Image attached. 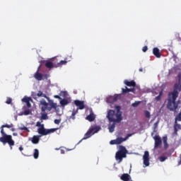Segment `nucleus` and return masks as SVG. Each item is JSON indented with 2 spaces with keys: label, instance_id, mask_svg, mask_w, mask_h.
Returning <instances> with one entry per match:
<instances>
[{
  "label": "nucleus",
  "instance_id": "obj_14",
  "mask_svg": "<svg viewBox=\"0 0 181 181\" xmlns=\"http://www.w3.org/2000/svg\"><path fill=\"white\" fill-rule=\"evenodd\" d=\"M124 83L125 86H127V87H136V83H135V81H128V80H124Z\"/></svg>",
  "mask_w": 181,
  "mask_h": 181
},
{
  "label": "nucleus",
  "instance_id": "obj_16",
  "mask_svg": "<svg viewBox=\"0 0 181 181\" xmlns=\"http://www.w3.org/2000/svg\"><path fill=\"white\" fill-rule=\"evenodd\" d=\"M40 141V136L39 135H35L31 139L32 144H34V145L37 144V143Z\"/></svg>",
  "mask_w": 181,
  "mask_h": 181
},
{
  "label": "nucleus",
  "instance_id": "obj_31",
  "mask_svg": "<svg viewBox=\"0 0 181 181\" xmlns=\"http://www.w3.org/2000/svg\"><path fill=\"white\" fill-rule=\"evenodd\" d=\"M77 112H78V109H76L75 112H72L71 116V118H72V119H76V114H77Z\"/></svg>",
  "mask_w": 181,
  "mask_h": 181
},
{
  "label": "nucleus",
  "instance_id": "obj_52",
  "mask_svg": "<svg viewBox=\"0 0 181 181\" xmlns=\"http://www.w3.org/2000/svg\"><path fill=\"white\" fill-rule=\"evenodd\" d=\"M139 71H143V69H139Z\"/></svg>",
  "mask_w": 181,
  "mask_h": 181
},
{
  "label": "nucleus",
  "instance_id": "obj_45",
  "mask_svg": "<svg viewBox=\"0 0 181 181\" xmlns=\"http://www.w3.org/2000/svg\"><path fill=\"white\" fill-rule=\"evenodd\" d=\"M26 105L28 108H30V107H32V105L30 104V102H27Z\"/></svg>",
  "mask_w": 181,
  "mask_h": 181
},
{
  "label": "nucleus",
  "instance_id": "obj_5",
  "mask_svg": "<svg viewBox=\"0 0 181 181\" xmlns=\"http://www.w3.org/2000/svg\"><path fill=\"white\" fill-rule=\"evenodd\" d=\"M127 153H128V150L124 146H119V151L115 154V159L118 160V163L122 162L123 158H127Z\"/></svg>",
  "mask_w": 181,
  "mask_h": 181
},
{
  "label": "nucleus",
  "instance_id": "obj_49",
  "mask_svg": "<svg viewBox=\"0 0 181 181\" xmlns=\"http://www.w3.org/2000/svg\"><path fill=\"white\" fill-rule=\"evenodd\" d=\"M13 136H18V133H13Z\"/></svg>",
  "mask_w": 181,
  "mask_h": 181
},
{
  "label": "nucleus",
  "instance_id": "obj_30",
  "mask_svg": "<svg viewBox=\"0 0 181 181\" xmlns=\"http://www.w3.org/2000/svg\"><path fill=\"white\" fill-rule=\"evenodd\" d=\"M139 104H141V101H135L134 103L132 104V107L136 108V107H138Z\"/></svg>",
  "mask_w": 181,
  "mask_h": 181
},
{
  "label": "nucleus",
  "instance_id": "obj_11",
  "mask_svg": "<svg viewBox=\"0 0 181 181\" xmlns=\"http://www.w3.org/2000/svg\"><path fill=\"white\" fill-rule=\"evenodd\" d=\"M173 128H174L173 135L177 136V132L179 130H181V124L177 123V122H174Z\"/></svg>",
  "mask_w": 181,
  "mask_h": 181
},
{
  "label": "nucleus",
  "instance_id": "obj_6",
  "mask_svg": "<svg viewBox=\"0 0 181 181\" xmlns=\"http://www.w3.org/2000/svg\"><path fill=\"white\" fill-rule=\"evenodd\" d=\"M59 128L55 129H45V125H42V127L38 128L37 132L41 136H45L46 135H49V134H53V132H56Z\"/></svg>",
  "mask_w": 181,
  "mask_h": 181
},
{
  "label": "nucleus",
  "instance_id": "obj_15",
  "mask_svg": "<svg viewBox=\"0 0 181 181\" xmlns=\"http://www.w3.org/2000/svg\"><path fill=\"white\" fill-rule=\"evenodd\" d=\"M92 131H93L92 129H89L88 132L85 134L84 137L79 141V143L81 142L83 139H88V138H91V136H93V133Z\"/></svg>",
  "mask_w": 181,
  "mask_h": 181
},
{
  "label": "nucleus",
  "instance_id": "obj_27",
  "mask_svg": "<svg viewBox=\"0 0 181 181\" xmlns=\"http://www.w3.org/2000/svg\"><path fill=\"white\" fill-rule=\"evenodd\" d=\"M162 95H163V92L161 90L160 91L159 95L157 97H156V101H160Z\"/></svg>",
  "mask_w": 181,
  "mask_h": 181
},
{
  "label": "nucleus",
  "instance_id": "obj_20",
  "mask_svg": "<svg viewBox=\"0 0 181 181\" xmlns=\"http://www.w3.org/2000/svg\"><path fill=\"white\" fill-rule=\"evenodd\" d=\"M120 179L123 181H129L131 180V175H129L128 173H124Z\"/></svg>",
  "mask_w": 181,
  "mask_h": 181
},
{
  "label": "nucleus",
  "instance_id": "obj_38",
  "mask_svg": "<svg viewBox=\"0 0 181 181\" xmlns=\"http://www.w3.org/2000/svg\"><path fill=\"white\" fill-rule=\"evenodd\" d=\"M19 129H21V131H27L29 132V129H28V127H20Z\"/></svg>",
  "mask_w": 181,
  "mask_h": 181
},
{
  "label": "nucleus",
  "instance_id": "obj_29",
  "mask_svg": "<svg viewBox=\"0 0 181 181\" xmlns=\"http://www.w3.org/2000/svg\"><path fill=\"white\" fill-rule=\"evenodd\" d=\"M177 121H180L181 122V112H180L175 119V122H177Z\"/></svg>",
  "mask_w": 181,
  "mask_h": 181
},
{
  "label": "nucleus",
  "instance_id": "obj_18",
  "mask_svg": "<svg viewBox=\"0 0 181 181\" xmlns=\"http://www.w3.org/2000/svg\"><path fill=\"white\" fill-rule=\"evenodd\" d=\"M153 54H154L155 57H157V59L160 58V52L159 51L158 47H154L153 49Z\"/></svg>",
  "mask_w": 181,
  "mask_h": 181
},
{
  "label": "nucleus",
  "instance_id": "obj_39",
  "mask_svg": "<svg viewBox=\"0 0 181 181\" xmlns=\"http://www.w3.org/2000/svg\"><path fill=\"white\" fill-rule=\"evenodd\" d=\"M110 145H117V139L110 141Z\"/></svg>",
  "mask_w": 181,
  "mask_h": 181
},
{
  "label": "nucleus",
  "instance_id": "obj_46",
  "mask_svg": "<svg viewBox=\"0 0 181 181\" xmlns=\"http://www.w3.org/2000/svg\"><path fill=\"white\" fill-rule=\"evenodd\" d=\"M129 136H132V134H128L127 135V136L124 137V139H126V141H127V139H128V138H129Z\"/></svg>",
  "mask_w": 181,
  "mask_h": 181
},
{
  "label": "nucleus",
  "instance_id": "obj_12",
  "mask_svg": "<svg viewBox=\"0 0 181 181\" xmlns=\"http://www.w3.org/2000/svg\"><path fill=\"white\" fill-rule=\"evenodd\" d=\"M128 93H134L135 94V88H128V87L125 86V88H122L121 94H128Z\"/></svg>",
  "mask_w": 181,
  "mask_h": 181
},
{
  "label": "nucleus",
  "instance_id": "obj_44",
  "mask_svg": "<svg viewBox=\"0 0 181 181\" xmlns=\"http://www.w3.org/2000/svg\"><path fill=\"white\" fill-rule=\"evenodd\" d=\"M54 98H57L58 100H62V98L60 97V95H54Z\"/></svg>",
  "mask_w": 181,
  "mask_h": 181
},
{
  "label": "nucleus",
  "instance_id": "obj_24",
  "mask_svg": "<svg viewBox=\"0 0 181 181\" xmlns=\"http://www.w3.org/2000/svg\"><path fill=\"white\" fill-rule=\"evenodd\" d=\"M60 104L62 107H64L65 105H67L69 104V100L66 99H62L60 100Z\"/></svg>",
  "mask_w": 181,
  "mask_h": 181
},
{
  "label": "nucleus",
  "instance_id": "obj_43",
  "mask_svg": "<svg viewBox=\"0 0 181 181\" xmlns=\"http://www.w3.org/2000/svg\"><path fill=\"white\" fill-rule=\"evenodd\" d=\"M158 124H159V122H158L154 123V124H153V129H156V128H158Z\"/></svg>",
  "mask_w": 181,
  "mask_h": 181
},
{
  "label": "nucleus",
  "instance_id": "obj_37",
  "mask_svg": "<svg viewBox=\"0 0 181 181\" xmlns=\"http://www.w3.org/2000/svg\"><path fill=\"white\" fill-rule=\"evenodd\" d=\"M30 114V110L29 109L23 112V115H29Z\"/></svg>",
  "mask_w": 181,
  "mask_h": 181
},
{
  "label": "nucleus",
  "instance_id": "obj_21",
  "mask_svg": "<svg viewBox=\"0 0 181 181\" xmlns=\"http://www.w3.org/2000/svg\"><path fill=\"white\" fill-rule=\"evenodd\" d=\"M86 119H88V121H89L90 122H93V121L95 119V115H94V113H90L86 117Z\"/></svg>",
  "mask_w": 181,
  "mask_h": 181
},
{
  "label": "nucleus",
  "instance_id": "obj_22",
  "mask_svg": "<svg viewBox=\"0 0 181 181\" xmlns=\"http://www.w3.org/2000/svg\"><path fill=\"white\" fill-rule=\"evenodd\" d=\"M163 142L164 145V148L168 149V148H169V144H168V136H165L163 137Z\"/></svg>",
  "mask_w": 181,
  "mask_h": 181
},
{
  "label": "nucleus",
  "instance_id": "obj_35",
  "mask_svg": "<svg viewBox=\"0 0 181 181\" xmlns=\"http://www.w3.org/2000/svg\"><path fill=\"white\" fill-rule=\"evenodd\" d=\"M167 159H168V157H165V156L159 157L160 162H165V160H167Z\"/></svg>",
  "mask_w": 181,
  "mask_h": 181
},
{
  "label": "nucleus",
  "instance_id": "obj_33",
  "mask_svg": "<svg viewBox=\"0 0 181 181\" xmlns=\"http://www.w3.org/2000/svg\"><path fill=\"white\" fill-rule=\"evenodd\" d=\"M66 95H67V92L66 91H61L59 93V96L60 97H66Z\"/></svg>",
  "mask_w": 181,
  "mask_h": 181
},
{
  "label": "nucleus",
  "instance_id": "obj_32",
  "mask_svg": "<svg viewBox=\"0 0 181 181\" xmlns=\"http://www.w3.org/2000/svg\"><path fill=\"white\" fill-rule=\"evenodd\" d=\"M30 100H32L30 98L25 97V98H23L22 99V101H23V103H29V102L30 101Z\"/></svg>",
  "mask_w": 181,
  "mask_h": 181
},
{
  "label": "nucleus",
  "instance_id": "obj_13",
  "mask_svg": "<svg viewBox=\"0 0 181 181\" xmlns=\"http://www.w3.org/2000/svg\"><path fill=\"white\" fill-rule=\"evenodd\" d=\"M117 100L118 95L110 96L107 98V103H109L110 104H114V103H117Z\"/></svg>",
  "mask_w": 181,
  "mask_h": 181
},
{
  "label": "nucleus",
  "instance_id": "obj_41",
  "mask_svg": "<svg viewBox=\"0 0 181 181\" xmlns=\"http://www.w3.org/2000/svg\"><path fill=\"white\" fill-rule=\"evenodd\" d=\"M45 124H40V122H37L36 127H40V128H42V126Z\"/></svg>",
  "mask_w": 181,
  "mask_h": 181
},
{
  "label": "nucleus",
  "instance_id": "obj_51",
  "mask_svg": "<svg viewBox=\"0 0 181 181\" xmlns=\"http://www.w3.org/2000/svg\"><path fill=\"white\" fill-rule=\"evenodd\" d=\"M12 132H13L15 131V129L13 128L11 129Z\"/></svg>",
  "mask_w": 181,
  "mask_h": 181
},
{
  "label": "nucleus",
  "instance_id": "obj_53",
  "mask_svg": "<svg viewBox=\"0 0 181 181\" xmlns=\"http://www.w3.org/2000/svg\"><path fill=\"white\" fill-rule=\"evenodd\" d=\"M38 69H40V66L38 67Z\"/></svg>",
  "mask_w": 181,
  "mask_h": 181
},
{
  "label": "nucleus",
  "instance_id": "obj_2",
  "mask_svg": "<svg viewBox=\"0 0 181 181\" xmlns=\"http://www.w3.org/2000/svg\"><path fill=\"white\" fill-rule=\"evenodd\" d=\"M180 90V85L175 83L174 89L172 92H169L167 98V108L170 111H175L177 110L179 103H176L177 97H179V91Z\"/></svg>",
  "mask_w": 181,
  "mask_h": 181
},
{
  "label": "nucleus",
  "instance_id": "obj_47",
  "mask_svg": "<svg viewBox=\"0 0 181 181\" xmlns=\"http://www.w3.org/2000/svg\"><path fill=\"white\" fill-rule=\"evenodd\" d=\"M19 151H23V147H22V146H21L19 148H18Z\"/></svg>",
  "mask_w": 181,
  "mask_h": 181
},
{
  "label": "nucleus",
  "instance_id": "obj_34",
  "mask_svg": "<svg viewBox=\"0 0 181 181\" xmlns=\"http://www.w3.org/2000/svg\"><path fill=\"white\" fill-rule=\"evenodd\" d=\"M144 113H145L146 118H151V113L149 112V111L146 110Z\"/></svg>",
  "mask_w": 181,
  "mask_h": 181
},
{
  "label": "nucleus",
  "instance_id": "obj_9",
  "mask_svg": "<svg viewBox=\"0 0 181 181\" xmlns=\"http://www.w3.org/2000/svg\"><path fill=\"white\" fill-rule=\"evenodd\" d=\"M45 67H47V69H57V66L56 65V62H54V60L52 62L50 61H46L45 62Z\"/></svg>",
  "mask_w": 181,
  "mask_h": 181
},
{
  "label": "nucleus",
  "instance_id": "obj_48",
  "mask_svg": "<svg viewBox=\"0 0 181 181\" xmlns=\"http://www.w3.org/2000/svg\"><path fill=\"white\" fill-rule=\"evenodd\" d=\"M178 165H181V158H180V160H178Z\"/></svg>",
  "mask_w": 181,
  "mask_h": 181
},
{
  "label": "nucleus",
  "instance_id": "obj_26",
  "mask_svg": "<svg viewBox=\"0 0 181 181\" xmlns=\"http://www.w3.org/2000/svg\"><path fill=\"white\" fill-rule=\"evenodd\" d=\"M67 61H60L59 62L56 63V65L57 66V67H62V66H63V64H66Z\"/></svg>",
  "mask_w": 181,
  "mask_h": 181
},
{
  "label": "nucleus",
  "instance_id": "obj_25",
  "mask_svg": "<svg viewBox=\"0 0 181 181\" xmlns=\"http://www.w3.org/2000/svg\"><path fill=\"white\" fill-rule=\"evenodd\" d=\"M33 157L35 159H37V158H39V150L37 148L34 150Z\"/></svg>",
  "mask_w": 181,
  "mask_h": 181
},
{
  "label": "nucleus",
  "instance_id": "obj_54",
  "mask_svg": "<svg viewBox=\"0 0 181 181\" xmlns=\"http://www.w3.org/2000/svg\"><path fill=\"white\" fill-rule=\"evenodd\" d=\"M38 69H40V66L38 67Z\"/></svg>",
  "mask_w": 181,
  "mask_h": 181
},
{
  "label": "nucleus",
  "instance_id": "obj_7",
  "mask_svg": "<svg viewBox=\"0 0 181 181\" xmlns=\"http://www.w3.org/2000/svg\"><path fill=\"white\" fill-rule=\"evenodd\" d=\"M143 160L144 168H146V166H149V151H146L144 152V154L143 156Z\"/></svg>",
  "mask_w": 181,
  "mask_h": 181
},
{
  "label": "nucleus",
  "instance_id": "obj_4",
  "mask_svg": "<svg viewBox=\"0 0 181 181\" xmlns=\"http://www.w3.org/2000/svg\"><path fill=\"white\" fill-rule=\"evenodd\" d=\"M40 104L42 105L41 107V111L42 112L41 113V119H49V116H47V113H46V110H47V111H52V108H57V104L53 102L49 104L45 100H42Z\"/></svg>",
  "mask_w": 181,
  "mask_h": 181
},
{
  "label": "nucleus",
  "instance_id": "obj_42",
  "mask_svg": "<svg viewBox=\"0 0 181 181\" xmlns=\"http://www.w3.org/2000/svg\"><path fill=\"white\" fill-rule=\"evenodd\" d=\"M142 51H143L144 52H147V51H148V46H144V47L142 48Z\"/></svg>",
  "mask_w": 181,
  "mask_h": 181
},
{
  "label": "nucleus",
  "instance_id": "obj_19",
  "mask_svg": "<svg viewBox=\"0 0 181 181\" xmlns=\"http://www.w3.org/2000/svg\"><path fill=\"white\" fill-rule=\"evenodd\" d=\"M35 78L38 81H42L43 80V74L41 73H39V71H37L34 75Z\"/></svg>",
  "mask_w": 181,
  "mask_h": 181
},
{
  "label": "nucleus",
  "instance_id": "obj_10",
  "mask_svg": "<svg viewBox=\"0 0 181 181\" xmlns=\"http://www.w3.org/2000/svg\"><path fill=\"white\" fill-rule=\"evenodd\" d=\"M74 104L76 107H78L77 110H84L86 108V105H84V101L76 100H74Z\"/></svg>",
  "mask_w": 181,
  "mask_h": 181
},
{
  "label": "nucleus",
  "instance_id": "obj_1",
  "mask_svg": "<svg viewBox=\"0 0 181 181\" xmlns=\"http://www.w3.org/2000/svg\"><path fill=\"white\" fill-rule=\"evenodd\" d=\"M115 108L117 110L116 114L115 111L110 110L107 115V118L110 122H113L112 124L109 127L110 132H114L115 129V124H117V122L119 123L122 121V112H121V106L115 105Z\"/></svg>",
  "mask_w": 181,
  "mask_h": 181
},
{
  "label": "nucleus",
  "instance_id": "obj_28",
  "mask_svg": "<svg viewBox=\"0 0 181 181\" xmlns=\"http://www.w3.org/2000/svg\"><path fill=\"white\" fill-rule=\"evenodd\" d=\"M37 97H45L47 98L46 95L43 93V92L39 90L38 93H37Z\"/></svg>",
  "mask_w": 181,
  "mask_h": 181
},
{
  "label": "nucleus",
  "instance_id": "obj_17",
  "mask_svg": "<svg viewBox=\"0 0 181 181\" xmlns=\"http://www.w3.org/2000/svg\"><path fill=\"white\" fill-rule=\"evenodd\" d=\"M89 129L92 130V134H93V135L101 130V127L100 126H92Z\"/></svg>",
  "mask_w": 181,
  "mask_h": 181
},
{
  "label": "nucleus",
  "instance_id": "obj_3",
  "mask_svg": "<svg viewBox=\"0 0 181 181\" xmlns=\"http://www.w3.org/2000/svg\"><path fill=\"white\" fill-rule=\"evenodd\" d=\"M13 124H3L1 127V134L2 135L1 137H0V142L2 144H8L10 146V149L12 150V147L15 146V141L12 139V136L11 135L6 134L5 133V130H4V128H12Z\"/></svg>",
  "mask_w": 181,
  "mask_h": 181
},
{
  "label": "nucleus",
  "instance_id": "obj_23",
  "mask_svg": "<svg viewBox=\"0 0 181 181\" xmlns=\"http://www.w3.org/2000/svg\"><path fill=\"white\" fill-rule=\"evenodd\" d=\"M125 141H127V139L122 138V137H119V138L116 139V142H117V145L122 144V142H125Z\"/></svg>",
  "mask_w": 181,
  "mask_h": 181
},
{
  "label": "nucleus",
  "instance_id": "obj_36",
  "mask_svg": "<svg viewBox=\"0 0 181 181\" xmlns=\"http://www.w3.org/2000/svg\"><path fill=\"white\" fill-rule=\"evenodd\" d=\"M12 103V98H7L6 104H11Z\"/></svg>",
  "mask_w": 181,
  "mask_h": 181
},
{
  "label": "nucleus",
  "instance_id": "obj_55",
  "mask_svg": "<svg viewBox=\"0 0 181 181\" xmlns=\"http://www.w3.org/2000/svg\"><path fill=\"white\" fill-rule=\"evenodd\" d=\"M180 158H181V154H180Z\"/></svg>",
  "mask_w": 181,
  "mask_h": 181
},
{
  "label": "nucleus",
  "instance_id": "obj_50",
  "mask_svg": "<svg viewBox=\"0 0 181 181\" xmlns=\"http://www.w3.org/2000/svg\"><path fill=\"white\" fill-rule=\"evenodd\" d=\"M61 153H64V150H61Z\"/></svg>",
  "mask_w": 181,
  "mask_h": 181
},
{
  "label": "nucleus",
  "instance_id": "obj_8",
  "mask_svg": "<svg viewBox=\"0 0 181 181\" xmlns=\"http://www.w3.org/2000/svg\"><path fill=\"white\" fill-rule=\"evenodd\" d=\"M153 139L155 141L154 148H160L162 146V139H160V136L156 135L153 137Z\"/></svg>",
  "mask_w": 181,
  "mask_h": 181
},
{
  "label": "nucleus",
  "instance_id": "obj_40",
  "mask_svg": "<svg viewBox=\"0 0 181 181\" xmlns=\"http://www.w3.org/2000/svg\"><path fill=\"white\" fill-rule=\"evenodd\" d=\"M61 121H62L61 119H55L54 121V124H56L57 125H59V124H60Z\"/></svg>",
  "mask_w": 181,
  "mask_h": 181
}]
</instances>
